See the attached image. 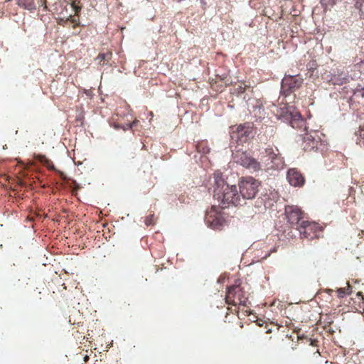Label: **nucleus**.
<instances>
[{
	"label": "nucleus",
	"mask_w": 364,
	"mask_h": 364,
	"mask_svg": "<svg viewBox=\"0 0 364 364\" xmlns=\"http://www.w3.org/2000/svg\"><path fill=\"white\" fill-rule=\"evenodd\" d=\"M214 178V194L213 196L220 203L222 209L228 208L230 205L237 206L243 203V200L235 185L228 184L223 173L217 171L213 173Z\"/></svg>",
	"instance_id": "obj_1"
},
{
	"label": "nucleus",
	"mask_w": 364,
	"mask_h": 364,
	"mask_svg": "<svg viewBox=\"0 0 364 364\" xmlns=\"http://www.w3.org/2000/svg\"><path fill=\"white\" fill-rule=\"evenodd\" d=\"M259 185V181L253 177L249 176L241 178L239 183V194L243 200V203H245V200L252 199L256 196Z\"/></svg>",
	"instance_id": "obj_2"
},
{
	"label": "nucleus",
	"mask_w": 364,
	"mask_h": 364,
	"mask_svg": "<svg viewBox=\"0 0 364 364\" xmlns=\"http://www.w3.org/2000/svg\"><path fill=\"white\" fill-rule=\"evenodd\" d=\"M232 158L235 162L251 171L255 172L261 169L260 163L246 151L236 150L232 153Z\"/></svg>",
	"instance_id": "obj_3"
},
{
	"label": "nucleus",
	"mask_w": 364,
	"mask_h": 364,
	"mask_svg": "<svg viewBox=\"0 0 364 364\" xmlns=\"http://www.w3.org/2000/svg\"><path fill=\"white\" fill-rule=\"evenodd\" d=\"M225 301L233 306H247V296L240 284L232 285L228 288Z\"/></svg>",
	"instance_id": "obj_4"
},
{
	"label": "nucleus",
	"mask_w": 364,
	"mask_h": 364,
	"mask_svg": "<svg viewBox=\"0 0 364 364\" xmlns=\"http://www.w3.org/2000/svg\"><path fill=\"white\" fill-rule=\"evenodd\" d=\"M262 161L265 164L267 170L278 169L282 166L283 161L279 156L277 148L267 147L262 153Z\"/></svg>",
	"instance_id": "obj_5"
},
{
	"label": "nucleus",
	"mask_w": 364,
	"mask_h": 364,
	"mask_svg": "<svg viewBox=\"0 0 364 364\" xmlns=\"http://www.w3.org/2000/svg\"><path fill=\"white\" fill-rule=\"evenodd\" d=\"M205 220L207 225L215 230H221L226 223L222 208L215 205L207 212Z\"/></svg>",
	"instance_id": "obj_6"
},
{
	"label": "nucleus",
	"mask_w": 364,
	"mask_h": 364,
	"mask_svg": "<svg viewBox=\"0 0 364 364\" xmlns=\"http://www.w3.org/2000/svg\"><path fill=\"white\" fill-rule=\"evenodd\" d=\"M252 136V127L250 124H240L231 128V139L238 144H242Z\"/></svg>",
	"instance_id": "obj_7"
},
{
	"label": "nucleus",
	"mask_w": 364,
	"mask_h": 364,
	"mask_svg": "<svg viewBox=\"0 0 364 364\" xmlns=\"http://www.w3.org/2000/svg\"><path fill=\"white\" fill-rule=\"evenodd\" d=\"M296 229L299 230L301 237L309 240L318 237L319 233L322 231L316 223L308 220H302L301 224L296 227Z\"/></svg>",
	"instance_id": "obj_8"
},
{
	"label": "nucleus",
	"mask_w": 364,
	"mask_h": 364,
	"mask_svg": "<svg viewBox=\"0 0 364 364\" xmlns=\"http://www.w3.org/2000/svg\"><path fill=\"white\" fill-rule=\"evenodd\" d=\"M302 82L300 77L286 75L282 81L281 93L285 96L289 95L301 86Z\"/></svg>",
	"instance_id": "obj_9"
},
{
	"label": "nucleus",
	"mask_w": 364,
	"mask_h": 364,
	"mask_svg": "<svg viewBox=\"0 0 364 364\" xmlns=\"http://www.w3.org/2000/svg\"><path fill=\"white\" fill-rule=\"evenodd\" d=\"M286 218L289 223L299 225L302 220H305L304 213L296 205H287L285 207Z\"/></svg>",
	"instance_id": "obj_10"
},
{
	"label": "nucleus",
	"mask_w": 364,
	"mask_h": 364,
	"mask_svg": "<svg viewBox=\"0 0 364 364\" xmlns=\"http://www.w3.org/2000/svg\"><path fill=\"white\" fill-rule=\"evenodd\" d=\"M313 134L315 136L311 133H306L302 136L301 146L305 151H311L318 148V144L320 143L319 137L317 136L316 132H314Z\"/></svg>",
	"instance_id": "obj_11"
},
{
	"label": "nucleus",
	"mask_w": 364,
	"mask_h": 364,
	"mask_svg": "<svg viewBox=\"0 0 364 364\" xmlns=\"http://www.w3.org/2000/svg\"><path fill=\"white\" fill-rule=\"evenodd\" d=\"M289 183L294 187H301L305 183L303 174L297 168H290L287 173Z\"/></svg>",
	"instance_id": "obj_12"
},
{
	"label": "nucleus",
	"mask_w": 364,
	"mask_h": 364,
	"mask_svg": "<svg viewBox=\"0 0 364 364\" xmlns=\"http://www.w3.org/2000/svg\"><path fill=\"white\" fill-rule=\"evenodd\" d=\"M290 125L294 129L306 130V121L297 111L290 112L287 116Z\"/></svg>",
	"instance_id": "obj_13"
},
{
	"label": "nucleus",
	"mask_w": 364,
	"mask_h": 364,
	"mask_svg": "<svg viewBox=\"0 0 364 364\" xmlns=\"http://www.w3.org/2000/svg\"><path fill=\"white\" fill-rule=\"evenodd\" d=\"M65 4V0H44L41 1V6H43L44 10L55 14H61Z\"/></svg>",
	"instance_id": "obj_14"
},
{
	"label": "nucleus",
	"mask_w": 364,
	"mask_h": 364,
	"mask_svg": "<svg viewBox=\"0 0 364 364\" xmlns=\"http://www.w3.org/2000/svg\"><path fill=\"white\" fill-rule=\"evenodd\" d=\"M18 6L29 11L35 10L36 6L34 0H16Z\"/></svg>",
	"instance_id": "obj_15"
},
{
	"label": "nucleus",
	"mask_w": 364,
	"mask_h": 364,
	"mask_svg": "<svg viewBox=\"0 0 364 364\" xmlns=\"http://www.w3.org/2000/svg\"><path fill=\"white\" fill-rule=\"evenodd\" d=\"M112 52H107L105 53H99L96 58V60H98V63L102 65H107L109 60L112 59Z\"/></svg>",
	"instance_id": "obj_16"
},
{
	"label": "nucleus",
	"mask_w": 364,
	"mask_h": 364,
	"mask_svg": "<svg viewBox=\"0 0 364 364\" xmlns=\"http://www.w3.org/2000/svg\"><path fill=\"white\" fill-rule=\"evenodd\" d=\"M60 23L62 25H65V23L70 21V23H72L73 24V27L74 28H76L77 26H78L80 24L79 19L76 18L74 16H72V15H69V16H68L65 18H60Z\"/></svg>",
	"instance_id": "obj_17"
},
{
	"label": "nucleus",
	"mask_w": 364,
	"mask_h": 364,
	"mask_svg": "<svg viewBox=\"0 0 364 364\" xmlns=\"http://www.w3.org/2000/svg\"><path fill=\"white\" fill-rule=\"evenodd\" d=\"M357 138V144L360 146H364V125L363 127H360L359 130L356 132Z\"/></svg>",
	"instance_id": "obj_18"
},
{
	"label": "nucleus",
	"mask_w": 364,
	"mask_h": 364,
	"mask_svg": "<svg viewBox=\"0 0 364 364\" xmlns=\"http://www.w3.org/2000/svg\"><path fill=\"white\" fill-rule=\"evenodd\" d=\"M354 6L360 12V16H364V0H353Z\"/></svg>",
	"instance_id": "obj_19"
},
{
	"label": "nucleus",
	"mask_w": 364,
	"mask_h": 364,
	"mask_svg": "<svg viewBox=\"0 0 364 364\" xmlns=\"http://www.w3.org/2000/svg\"><path fill=\"white\" fill-rule=\"evenodd\" d=\"M71 7L73 10L75 11V15L78 16L81 9L82 6L80 5V2L79 1H73L71 4Z\"/></svg>",
	"instance_id": "obj_20"
},
{
	"label": "nucleus",
	"mask_w": 364,
	"mask_h": 364,
	"mask_svg": "<svg viewBox=\"0 0 364 364\" xmlns=\"http://www.w3.org/2000/svg\"><path fill=\"white\" fill-rule=\"evenodd\" d=\"M146 226L153 225L155 224V216L154 214H150L145 218L144 220Z\"/></svg>",
	"instance_id": "obj_21"
},
{
	"label": "nucleus",
	"mask_w": 364,
	"mask_h": 364,
	"mask_svg": "<svg viewBox=\"0 0 364 364\" xmlns=\"http://www.w3.org/2000/svg\"><path fill=\"white\" fill-rule=\"evenodd\" d=\"M353 97H355V98H358V97H360L364 98V87H362V88L357 87L353 91Z\"/></svg>",
	"instance_id": "obj_22"
},
{
	"label": "nucleus",
	"mask_w": 364,
	"mask_h": 364,
	"mask_svg": "<svg viewBox=\"0 0 364 364\" xmlns=\"http://www.w3.org/2000/svg\"><path fill=\"white\" fill-rule=\"evenodd\" d=\"M337 0H321V4L327 9L328 6H332L336 3Z\"/></svg>",
	"instance_id": "obj_23"
},
{
	"label": "nucleus",
	"mask_w": 364,
	"mask_h": 364,
	"mask_svg": "<svg viewBox=\"0 0 364 364\" xmlns=\"http://www.w3.org/2000/svg\"><path fill=\"white\" fill-rule=\"evenodd\" d=\"M137 121H134L132 124H128L125 126H122V127H119V126H115L116 128H119V127H121L122 129H123L124 130H127V129H132V127L134 126H135V124H136Z\"/></svg>",
	"instance_id": "obj_24"
},
{
	"label": "nucleus",
	"mask_w": 364,
	"mask_h": 364,
	"mask_svg": "<svg viewBox=\"0 0 364 364\" xmlns=\"http://www.w3.org/2000/svg\"><path fill=\"white\" fill-rule=\"evenodd\" d=\"M346 292H344V294H346V295H350L353 292L352 287L349 283H347V287L346 288Z\"/></svg>",
	"instance_id": "obj_25"
},
{
	"label": "nucleus",
	"mask_w": 364,
	"mask_h": 364,
	"mask_svg": "<svg viewBox=\"0 0 364 364\" xmlns=\"http://www.w3.org/2000/svg\"><path fill=\"white\" fill-rule=\"evenodd\" d=\"M344 292H346V288H340L338 290V296L339 297H343L345 295H346V294H344Z\"/></svg>",
	"instance_id": "obj_26"
},
{
	"label": "nucleus",
	"mask_w": 364,
	"mask_h": 364,
	"mask_svg": "<svg viewBox=\"0 0 364 364\" xmlns=\"http://www.w3.org/2000/svg\"><path fill=\"white\" fill-rule=\"evenodd\" d=\"M65 290H66V287L65 286V284H63L61 285V289H58V291H60V292H62V291H65Z\"/></svg>",
	"instance_id": "obj_27"
},
{
	"label": "nucleus",
	"mask_w": 364,
	"mask_h": 364,
	"mask_svg": "<svg viewBox=\"0 0 364 364\" xmlns=\"http://www.w3.org/2000/svg\"><path fill=\"white\" fill-rule=\"evenodd\" d=\"M357 295H358V296H362V299H363V300H364V297H363V294H362V292H361V291H358V292L357 293Z\"/></svg>",
	"instance_id": "obj_28"
},
{
	"label": "nucleus",
	"mask_w": 364,
	"mask_h": 364,
	"mask_svg": "<svg viewBox=\"0 0 364 364\" xmlns=\"http://www.w3.org/2000/svg\"><path fill=\"white\" fill-rule=\"evenodd\" d=\"M240 89L241 90V91H240V92H245V87H240Z\"/></svg>",
	"instance_id": "obj_29"
},
{
	"label": "nucleus",
	"mask_w": 364,
	"mask_h": 364,
	"mask_svg": "<svg viewBox=\"0 0 364 364\" xmlns=\"http://www.w3.org/2000/svg\"><path fill=\"white\" fill-rule=\"evenodd\" d=\"M61 297L63 299H64L65 298V294L64 293L62 294Z\"/></svg>",
	"instance_id": "obj_30"
},
{
	"label": "nucleus",
	"mask_w": 364,
	"mask_h": 364,
	"mask_svg": "<svg viewBox=\"0 0 364 364\" xmlns=\"http://www.w3.org/2000/svg\"><path fill=\"white\" fill-rule=\"evenodd\" d=\"M197 149H198V152H200V151H201L199 149H200V146H197Z\"/></svg>",
	"instance_id": "obj_31"
},
{
	"label": "nucleus",
	"mask_w": 364,
	"mask_h": 364,
	"mask_svg": "<svg viewBox=\"0 0 364 364\" xmlns=\"http://www.w3.org/2000/svg\"><path fill=\"white\" fill-rule=\"evenodd\" d=\"M84 359H85V360L86 361V360L88 359V357H87V356H85V357L84 358Z\"/></svg>",
	"instance_id": "obj_32"
},
{
	"label": "nucleus",
	"mask_w": 364,
	"mask_h": 364,
	"mask_svg": "<svg viewBox=\"0 0 364 364\" xmlns=\"http://www.w3.org/2000/svg\"><path fill=\"white\" fill-rule=\"evenodd\" d=\"M360 17L364 19V16H360Z\"/></svg>",
	"instance_id": "obj_33"
}]
</instances>
